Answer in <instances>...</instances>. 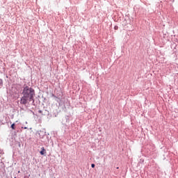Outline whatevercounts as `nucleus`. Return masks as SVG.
<instances>
[{"label": "nucleus", "instance_id": "nucleus-1", "mask_svg": "<svg viewBox=\"0 0 178 178\" xmlns=\"http://www.w3.org/2000/svg\"><path fill=\"white\" fill-rule=\"evenodd\" d=\"M35 94V92L34 91V89L29 88V86H26L22 92V95L29 98V101H31V99L34 98Z\"/></svg>", "mask_w": 178, "mask_h": 178}, {"label": "nucleus", "instance_id": "nucleus-2", "mask_svg": "<svg viewBox=\"0 0 178 178\" xmlns=\"http://www.w3.org/2000/svg\"><path fill=\"white\" fill-rule=\"evenodd\" d=\"M29 97L23 95V97L21 98L20 104H22V105H26V104L29 102Z\"/></svg>", "mask_w": 178, "mask_h": 178}, {"label": "nucleus", "instance_id": "nucleus-3", "mask_svg": "<svg viewBox=\"0 0 178 178\" xmlns=\"http://www.w3.org/2000/svg\"><path fill=\"white\" fill-rule=\"evenodd\" d=\"M41 149L42 150L40 152V155H44V154H47V151L44 147H42Z\"/></svg>", "mask_w": 178, "mask_h": 178}, {"label": "nucleus", "instance_id": "nucleus-4", "mask_svg": "<svg viewBox=\"0 0 178 178\" xmlns=\"http://www.w3.org/2000/svg\"><path fill=\"white\" fill-rule=\"evenodd\" d=\"M11 129H13V130H15V123L11 125Z\"/></svg>", "mask_w": 178, "mask_h": 178}, {"label": "nucleus", "instance_id": "nucleus-5", "mask_svg": "<svg viewBox=\"0 0 178 178\" xmlns=\"http://www.w3.org/2000/svg\"><path fill=\"white\" fill-rule=\"evenodd\" d=\"M38 113H40L41 115H42V111L39 110V111H38Z\"/></svg>", "mask_w": 178, "mask_h": 178}, {"label": "nucleus", "instance_id": "nucleus-6", "mask_svg": "<svg viewBox=\"0 0 178 178\" xmlns=\"http://www.w3.org/2000/svg\"><path fill=\"white\" fill-rule=\"evenodd\" d=\"M92 168H95V164H91Z\"/></svg>", "mask_w": 178, "mask_h": 178}, {"label": "nucleus", "instance_id": "nucleus-7", "mask_svg": "<svg viewBox=\"0 0 178 178\" xmlns=\"http://www.w3.org/2000/svg\"><path fill=\"white\" fill-rule=\"evenodd\" d=\"M115 30H118V26L114 27Z\"/></svg>", "mask_w": 178, "mask_h": 178}, {"label": "nucleus", "instance_id": "nucleus-8", "mask_svg": "<svg viewBox=\"0 0 178 178\" xmlns=\"http://www.w3.org/2000/svg\"><path fill=\"white\" fill-rule=\"evenodd\" d=\"M24 129H27V127H24Z\"/></svg>", "mask_w": 178, "mask_h": 178}]
</instances>
